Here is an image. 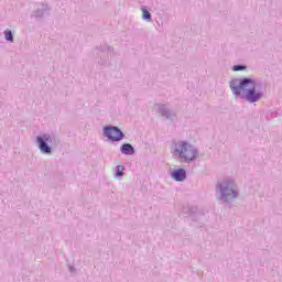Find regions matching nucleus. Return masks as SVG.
Segmentation results:
<instances>
[{"label":"nucleus","instance_id":"3","mask_svg":"<svg viewBox=\"0 0 282 282\" xmlns=\"http://www.w3.org/2000/svg\"><path fill=\"white\" fill-rule=\"evenodd\" d=\"M216 195L219 202L230 204L239 197V187H237L235 180L224 178L216 183Z\"/></svg>","mask_w":282,"mask_h":282},{"label":"nucleus","instance_id":"11","mask_svg":"<svg viewBox=\"0 0 282 282\" xmlns=\"http://www.w3.org/2000/svg\"><path fill=\"white\" fill-rule=\"evenodd\" d=\"M141 12H142L143 21H148V22L153 21L151 12H149V10H147V7H141Z\"/></svg>","mask_w":282,"mask_h":282},{"label":"nucleus","instance_id":"1","mask_svg":"<svg viewBox=\"0 0 282 282\" xmlns=\"http://www.w3.org/2000/svg\"><path fill=\"white\" fill-rule=\"evenodd\" d=\"M229 89H231L235 98H241V100H246L250 105L259 102L265 96V90L259 88L257 79L252 77L231 79L229 82Z\"/></svg>","mask_w":282,"mask_h":282},{"label":"nucleus","instance_id":"12","mask_svg":"<svg viewBox=\"0 0 282 282\" xmlns=\"http://www.w3.org/2000/svg\"><path fill=\"white\" fill-rule=\"evenodd\" d=\"M4 39L6 41H8L9 43H14V34L12 33V31L10 30H6L4 31Z\"/></svg>","mask_w":282,"mask_h":282},{"label":"nucleus","instance_id":"7","mask_svg":"<svg viewBox=\"0 0 282 282\" xmlns=\"http://www.w3.org/2000/svg\"><path fill=\"white\" fill-rule=\"evenodd\" d=\"M52 12V7L47 3H42L40 8L34 10L31 14V19H36V21L43 19L44 17H50Z\"/></svg>","mask_w":282,"mask_h":282},{"label":"nucleus","instance_id":"8","mask_svg":"<svg viewBox=\"0 0 282 282\" xmlns=\"http://www.w3.org/2000/svg\"><path fill=\"white\" fill-rule=\"evenodd\" d=\"M98 51L100 52V61L98 62L99 65H107V62L109 61V54L113 52V47L107 46V45H100L98 47Z\"/></svg>","mask_w":282,"mask_h":282},{"label":"nucleus","instance_id":"6","mask_svg":"<svg viewBox=\"0 0 282 282\" xmlns=\"http://www.w3.org/2000/svg\"><path fill=\"white\" fill-rule=\"evenodd\" d=\"M156 112L160 113L162 118H165V120H170L171 122L177 118V112H175L173 107L169 104L159 105Z\"/></svg>","mask_w":282,"mask_h":282},{"label":"nucleus","instance_id":"15","mask_svg":"<svg viewBox=\"0 0 282 282\" xmlns=\"http://www.w3.org/2000/svg\"><path fill=\"white\" fill-rule=\"evenodd\" d=\"M69 272H76V268L69 267Z\"/></svg>","mask_w":282,"mask_h":282},{"label":"nucleus","instance_id":"13","mask_svg":"<svg viewBox=\"0 0 282 282\" xmlns=\"http://www.w3.org/2000/svg\"><path fill=\"white\" fill-rule=\"evenodd\" d=\"M124 175V165H117L115 177H122Z\"/></svg>","mask_w":282,"mask_h":282},{"label":"nucleus","instance_id":"4","mask_svg":"<svg viewBox=\"0 0 282 282\" xmlns=\"http://www.w3.org/2000/svg\"><path fill=\"white\" fill-rule=\"evenodd\" d=\"M36 144L41 153L52 155V151L61 145V138L54 133H44L36 137Z\"/></svg>","mask_w":282,"mask_h":282},{"label":"nucleus","instance_id":"9","mask_svg":"<svg viewBox=\"0 0 282 282\" xmlns=\"http://www.w3.org/2000/svg\"><path fill=\"white\" fill-rule=\"evenodd\" d=\"M171 177L175 182H184L186 180V170L180 167L171 172Z\"/></svg>","mask_w":282,"mask_h":282},{"label":"nucleus","instance_id":"2","mask_svg":"<svg viewBox=\"0 0 282 282\" xmlns=\"http://www.w3.org/2000/svg\"><path fill=\"white\" fill-rule=\"evenodd\" d=\"M171 153L183 164H191L199 158V150L189 142L182 140L173 143Z\"/></svg>","mask_w":282,"mask_h":282},{"label":"nucleus","instance_id":"10","mask_svg":"<svg viewBox=\"0 0 282 282\" xmlns=\"http://www.w3.org/2000/svg\"><path fill=\"white\" fill-rule=\"evenodd\" d=\"M120 153L122 155H135V148L131 143H123L120 147Z\"/></svg>","mask_w":282,"mask_h":282},{"label":"nucleus","instance_id":"5","mask_svg":"<svg viewBox=\"0 0 282 282\" xmlns=\"http://www.w3.org/2000/svg\"><path fill=\"white\" fill-rule=\"evenodd\" d=\"M104 135L111 142H120L124 140V132L118 128V126H106L104 127Z\"/></svg>","mask_w":282,"mask_h":282},{"label":"nucleus","instance_id":"14","mask_svg":"<svg viewBox=\"0 0 282 282\" xmlns=\"http://www.w3.org/2000/svg\"><path fill=\"white\" fill-rule=\"evenodd\" d=\"M246 69H248L246 65L238 64L232 66V72H246Z\"/></svg>","mask_w":282,"mask_h":282}]
</instances>
